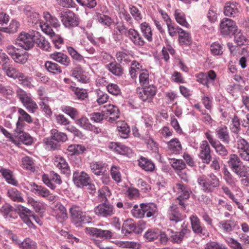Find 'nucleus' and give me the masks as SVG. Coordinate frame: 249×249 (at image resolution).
Wrapping results in <instances>:
<instances>
[{
	"label": "nucleus",
	"instance_id": "obj_18",
	"mask_svg": "<svg viewBox=\"0 0 249 249\" xmlns=\"http://www.w3.org/2000/svg\"><path fill=\"white\" fill-rule=\"evenodd\" d=\"M73 180L78 186H87L90 181V178L85 172L75 171L73 174Z\"/></svg>",
	"mask_w": 249,
	"mask_h": 249
},
{
	"label": "nucleus",
	"instance_id": "obj_16",
	"mask_svg": "<svg viewBox=\"0 0 249 249\" xmlns=\"http://www.w3.org/2000/svg\"><path fill=\"white\" fill-rule=\"evenodd\" d=\"M167 216L171 221L176 223L180 222V228L182 227L181 221L183 217L178 211V207L176 205L173 204L170 206L167 212Z\"/></svg>",
	"mask_w": 249,
	"mask_h": 249
},
{
	"label": "nucleus",
	"instance_id": "obj_47",
	"mask_svg": "<svg viewBox=\"0 0 249 249\" xmlns=\"http://www.w3.org/2000/svg\"><path fill=\"white\" fill-rule=\"evenodd\" d=\"M175 17L177 22L180 25L186 28L189 27V24L186 20L184 14L180 10H176L175 12Z\"/></svg>",
	"mask_w": 249,
	"mask_h": 249
},
{
	"label": "nucleus",
	"instance_id": "obj_54",
	"mask_svg": "<svg viewBox=\"0 0 249 249\" xmlns=\"http://www.w3.org/2000/svg\"><path fill=\"white\" fill-rule=\"evenodd\" d=\"M2 69L8 76L15 79L17 78L20 72L16 69L9 65H2Z\"/></svg>",
	"mask_w": 249,
	"mask_h": 249
},
{
	"label": "nucleus",
	"instance_id": "obj_63",
	"mask_svg": "<svg viewBox=\"0 0 249 249\" xmlns=\"http://www.w3.org/2000/svg\"><path fill=\"white\" fill-rule=\"evenodd\" d=\"M67 51L73 59L79 62L84 61L83 56L79 54L73 47H68Z\"/></svg>",
	"mask_w": 249,
	"mask_h": 249
},
{
	"label": "nucleus",
	"instance_id": "obj_37",
	"mask_svg": "<svg viewBox=\"0 0 249 249\" xmlns=\"http://www.w3.org/2000/svg\"><path fill=\"white\" fill-rule=\"evenodd\" d=\"M0 173L8 183L13 185L17 184V181L14 178L13 173L9 169L1 168Z\"/></svg>",
	"mask_w": 249,
	"mask_h": 249
},
{
	"label": "nucleus",
	"instance_id": "obj_10",
	"mask_svg": "<svg viewBox=\"0 0 249 249\" xmlns=\"http://www.w3.org/2000/svg\"><path fill=\"white\" fill-rule=\"evenodd\" d=\"M60 18L63 24L68 28L77 26L79 22L75 14L70 10L61 14Z\"/></svg>",
	"mask_w": 249,
	"mask_h": 249
},
{
	"label": "nucleus",
	"instance_id": "obj_6",
	"mask_svg": "<svg viewBox=\"0 0 249 249\" xmlns=\"http://www.w3.org/2000/svg\"><path fill=\"white\" fill-rule=\"evenodd\" d=\"M221 34L223 36H228L235 34L237 31V26L234 21L230 18H224L220 24Z\"/></svg>",
	"mask_w": 249,
	"mask_h": 249
},
{
	"label": "nucleus",
	"instance_id": "obj_2",
	"mask_svg": "<svg viewBox=\"0 0 249 249\" xmlns=\"http://www.w3.org/2000/svg\"><path fill=\"white\" fill-rule=\"evenodd\" d=\"M16 94L20 101L29 112L34 113L38 108L36 103L32 99L30 93L19 88L16 91Z\"/></svg>",
	"mask_w": 249,
	"mask_h": 249
},
{
	"label": "nucleus",
	"instance_id": "obj_46",
	"mask_svg": "<svg viewBox=\"0 0 249 249\" xmlns=\"http://www.w3.org/2000/svg\"><path fill=\"white\" fill-rule=\"evenodd\" d=\"M20 84L23 87L31 88L32 86L31 84L32 79L28 76L25 75L22 72H19L17 78Z\"/></svg>",
	"mask_w": 249,
	"mask_h": 249
},
{
	"label": "nucleus",
	"instance_id": "obj_48",
	"mask_svg": "<svg viewBox=\"0 0 249 249\" xmlns=\"http://www.w3.org/2000/svg\"><path fill=\"white\" fill-rule=\"evenodd\" d=\"M7 194L8 196L14 201H23V198L21 196V194L16 188H11L9 189Z\"/></svg>",
	"mask_w": 249,
	"mask_h": 249
},
{
	"label": "nucleus",
	"instance_id": "obj_64",
	"mask_svg": "<svg viewBox=\"0 0 249 249\" xmlns=\"http://www.w3.org/2000/svg\"><path fill=\"white\" fill-rule=\"evenodd\" d=\"M204 249H228V248L222 244L217 242H210L207 243Z\"/></svg>",
	"mask_w": 249,
	"mask_h": 249
},
{
	"label": "nucleus",
	"instance_id": "obj_17",
	"mask_svg": "<svg viewBox=\"0 0 249 249\" xmlns=\"http://www.w3.org/2000/svg\"><path fill=\"white\" fill-rule=\"evenodd\" d=\"M17 209L18 211L19 216L24 222L29 227H32L33 225L31 220V218H32L33 215L32 212L29 209L20 205L18 206Z\"/></svg>",
	"mask_w": 249,
	"mask_h": 249
},
{
	"label": "nucleus",
	"instance_id": "obj_30",
	"mask_svg": "<svg viewBox=\"0 0 249 249\" xmlns=\"http://www.w3.org/2000/svg\"><path fill=\"white\" fill-rule=\"evenodd\" d=\"M92 172L97 176L103 175L106 169L105 164L101 161H93L90 164Z\"/></svg>",
	"mask_w": 249,
	"mask_h": 249
},
{
	"label": "nucleus",
	"instance_id": "obj_36",
	"mask_svg": "<svg viewBox=\"0 0 249 249\" xmlns=\"http://www.w3.org/2000/svg\"><path fill=\"white\" fill-rule=\"evenodd\" d=\"M45 67L49 72L54 74L61 73L62 71L61 67L58 64L52 61H46Z\"/></svg>",
	"mask_w": 249,
	"mask_h": 249
},
{
	"label": "nucleus",
	"instance_id": "obj_56",
	"mask_svg": "<svg viewBox=\"0 0 249 249\" xmlns=\"http://www.w3.org/2000/svg\"><path fill=\"white\" fill-rule=\"evenodd\" d=\"M22 164L25 169L32 171L35 170V163L32 158L28 156L23 158Z\"/></svg>",
	"mask_w": 249,
	"mask_h": 249
},
{
	"label": "nucleus",
	"instance_id": "obj_14",
	"mask_svg": "<svg viewBox=\"0 0 249 249\" xmlns=\"http://www.w3.org/2000/svg\"><path fill=\"white\" fill-rule=\"evenodd\" d=\"M200 148L199 158L203 161V162L209 164L211 160V149L207 141H202Z\"/></svg>",
	"mask_w": 249,
	"mask_h": 249
},
{
	"label": "nucleus",
	"instance_id": "obj_44",
	"mask_svg": "<svg viewBox=\"0 0 249 249\" xmlns=\"http://www.w3.org/2000/svg\"><path fill=\"white\" fill-rule=\"evenodd\" d=\"M141 30L144 37L149 42L152 40V32L149 24L144 22L141 24Z\"/></svg>",
	"mask_w": 249,
	"mask_h": 249
},
{
	"label": "nucleus",
	"instance_id": "obj_31",
	"mask_svg": "<svg viewBox=\"0 0 249 249\" xmlns=\"http://www.w3.org/2000/svg\"><path fill=\"white\" fill-rule=\"evenodd\" d=\"M106 114L111 116L108 120L109 122L112 123L119 117V111L116 106L109 104L106 107Z\"/></svg>",
	"mask_w": 249,
	"mask_h": 249
},
{
	"label": "nucleus",
	"instance_id": "obj_9",
	"mask_svg": "<svg viewBox=\"0 0 249 249\" xmlns=\"http://www.w3.org/2000/svg\"><path fill=\"white\" fill-rule=\"evenodd\" d=\"M156 88L153 85L137 89V92L139 98L144 102H151L156 95Z\"/></svg>",
	"mask_w": 249,
	"mask_h": 249
},
{
	"label": "nucleus",
	"instance_id": "obj_23",
	"mask_svg": "<svg viewBox=\"0 0 249 249\" xmlns=\"http://www.w3.org/2000/svg\"><path fill=\"white\" fill-rule=\"evenodd\" d=\"M53 210L55 212L57 220L60 222L68 218L66 209L61 203L57 202L54 206Z\"/></svg>",
	"mask_w": 249,
	"mask_h": 249
},
{
	"label": "nucleus",
	"instance_id": "obj_13",
	"mask_svg": "<svg viewBox=\"0 0 249 249\" xmlns=\"http://www.w3.org/2000/svg\"><path fill=\"white\" fill-rule=\"evenodd\" d=\"M216 74L215 72L210 70L207 73L201 72L196 75V80L200 83L209 87V84L213 82L215 79Z\"/></svg>",
	"mask_w": 249,
	"mask_h": 249
},
{
	"label": "nucleus",
	"instance_id": "obj_35",
	"mask_svg": "<svg viewBox=\"0 0 249 249\" xmlns=\"http://www.w3.org/2000/svg\"><path fill=\"white\" fill-rule=\"evenodd\" d=\"M43 18L45 20L44 23H47L54 28H57L60 25L57 18L51 15L48 12L43 13Z\"/></svg>",
	"mask_w": 249,
	"mask_h": 249
},
{
	"label": "nucleus",
	"instance_id": "obj_42",
	"mask_svg": "<svg viewBox=\"0 0 249 249\" xmlns=\"http://www.w3.org/2000/svg\"><path fill=\"white\" fill-rule=\"evenodd\" d=\"M20 26L19 22L16 20H12L10 25L8 27L0 28V31L9 34H14L16 33Z\"/></svg>",
	"mask_w": 249,
	"mask_h": 249
},
{
	"label": "nucleus",
	"instance_id": "obj_15",
	"mask_svg": "<svg viewBox=\"0 0 249 249\" xmlns=\"http://www.w3.org/2000/svg\"><path fill=\"white\" fill-rule=\"evenodd\" d=\"M87 230L90 234L103 240H108L113 236L112 232L110 230H103L92 227L87 228Z\"/></svg>",
	"mask_w": 249,
	"mask_h": 249
},
{
	"label": "nucleus",
	"instance_id": "obj_21",
	"mask_svg": "<svg viewBox=\"0 0 249 249\" xmlns=\"http://www.w3.org/2000/svg\"><path fill=\"white\" fill-rule=\"evenodd\" d=\"M215 132L217 138L225 143H229L230 137L229 132L226 126L221 125L217 127L215 130Z\"/></svg>",
	"mask_w": 249,
	"mask_h": 249
},
{
	"label": "nucleus",
	"instance_id": "obj_24",
	"mask_svg": "<svg viewBox=\"0 0 249 249\" xmlns=\"http://www.w3.org/2000/svg\"><path fill=\"white\" fill-rule=\"evenodd\" d=\"M84 71L81 66H77L73 69L71 75L78 81L82 83H88L89 82V79L84 74Z\"/></svg>",
	"mask_w": 249,
	"mask_h": 249
},
{
	"label": "nucleus",
	"instance_id": "obj_25",
	"mask_svg": "<svg viewBox=\"0 0 249 249\" xmlns=\"http://www.w3.org/2000/svg\"><path fill=\"white\" fill-rule=\"evenodd\" d=\"M54 165L65 174L70 173V170L66 160L62 157H56L54 161Z\"/></svg>",
	"mask_w": 249,
	"mask_h": 249
},
{
	"label": "nucleus",
	"instance_id": "obj_8",
	"mask_svg": "<svg viewBox=\"0 0 249 249\" xmlns=\"http://www.w3.org/2000/svg\"><path fill=\"white\" fill-rule=\"evenodd\" d=\"M42 180L46 185L52 190L56 188V185H60L62 183L60 176L54 171L50 172L49 174L43 175Z\"/></svg>",
	"mask_w": 249,
	"mask_h": 249
},
{
	"label": "nucleus",
	"instance_id": "obj_60",
	"mask_svg": "<svg viewBox=\"0 0 249 249\" xmlns=\"http://www.w3.org/2000/svg\"><path fill=\"white\" fill-rule=\"evenodd\" d=\"M149 72L146 70H142L140 71L139 81L142 86L149 84Z\"/></svg>",
	"mask_w": 249,
	"mask_h": 249
},
{
	"label": "nucleus",
	"instance_id": "obj_58",
	"mask_svg": "<svg viewBox=\"0 0 249 249\" xmlns=\"http://www.w3.org/2000/svg\"><path fill=\"white\" fill-rule=\"evenodd\" d=\"M70 88L74 91V94L79 99L84 100L88 96V92L86 89L72 86H71Z\"/></svg>",
	"mask_w": 249,
	"mask_h": 249
},
{
	"label": "nucleus",
	"instance_id": "obj_4",
	"mask_svg": "<svg viewBox=\"0 0 249 249\" xmlns=\"http://www.w3.org/2000/svg\"><path fill=\"white\" fill-rule=\"evenodd\" d=\"M176 190L178 195L177 200L182 209L185 208V204L184 200L189 198L191 191L190 189L183 183H177L176 186Z\"/></svg>",
	"mask_w": 249,
	"mask_h": 249
},
{
	"label": "nucleus",
	"instance_id": "obj_40",
	"mask_svg": "<svg viewBox=\"0 0 249 249\" xmlns=\"http://www.w3.org/2000/svg\"><path fill=\"white\" fill-rule=\"evenodd\" d=\"M160 235V231L155 229H149L144 234L143 237L147 242L157 239Z\"/></svg>",
	"mask_w": 249,
	"mask_h": 249
},
{
	"label": "nucleus",
	"instance_id": "obj_45",
	"mask_svg": "<svg viewBox=\"0 0 249 249\" xmlns=\"http://www.w3.org/2000/svg\"><path fill=\"white\" fill-rule=\"evenodd\" d=\"M32 186V191L39 196L46 198L50 193V191L46 188L38 185L35 183L33 184Z\"/></svg>",
	"mask_w": 249,
	"mask_h": 249
},
{
	"label": "nucleus",
	"instance_id": "obj_26",
	"mask_svg": "<svg viewBox=\"0 0 249 249\" xmlns=\"http://www.w3.org/2000/svg\"><path fill=\"white\" fill-rule=\"evenodd\" d=\"M0 212L6 219L14 218L16 217L15 209L8 204H5L0 209Z\"/></svg>",
	"mask_w": 249,
	"mask_h": 249
},
{
	"label": "nucleus",
	"instance_id": "obj_62",
	"mask_svg": "<svg viewBox=\"0 0 249 249\" xmlns=\"http://www.w3.org/2000/svg\"><path fill=\"white\" fill-rule=\"evenodd\" d=\"M212 146L219 155L225 156L228 155V150L220 142L217 141Z\"/></svg>",
	"mask_w": 249,
	"mask_h": 249
},
{
	"label": "nucleus",
	"instance_id": "obj_29",
	"mask_svg": "<svg viewBox=\"0 0 249 249\" xmlns=\"http://www.w3.org/2000/svg\"><path fill=\"white\" fill-rule=\"evenodd\" d=\"M141 208L144 209V211L147 217L154 216L158 211L157 205L154 203H141Z\"/></svg>",
	"mask_w": 249,
	"mask_h": 249
},
{
	"label": "nucleus",
	"instance_id": "obj_11",
	"mask_svg": "<svg viewBox=\"0 0 249 249\" xmlns=\"http://www.w3.org/2000/svg\"><path fill=\"white\" fill-rule=\"evenodd\" d=\"M57 124L65 126L66 129L69 132L73 133L76 136H79L81 132L75 126L70 125V122L63 115L59 114L56 116Z\"/></svg>",
	"mask_w": 249,
	"mask_h": 249
},
{
	"label": "nucleus",
	"instance_id": "obj_38",
	"mask_svg": "<svg viewBox=\"0 0 249 249\" xmlns=\"http://www.w3.org/2000/svg\"><path fill=\"white\" fill-rule=\"evenodd\" d=\"M190 219L193 231L196 233H201L203 228L201 226L199 218L196 215H192L190 217Z\"/></svg>",
	"mask_w": 249,
	"mask_h": 249
},
{
	"label": "nucleus",
	"instance_id": "obj_55",
	"mask_svg": "<svg viewBox=\"0 0 249 249\" xmlns=\"http://www.w3.org/2000/svg\"><path fill=\"white\" fill-rule=\"evenodd\" d=\"M110 195V192L107 187H105L99 189L98 191V197L102 202L107 201V196Z\"/></svg>",
	"mask_w": 249,
	"mask_h": 249
},
{
	"label": "nucleus",
	"instance_id": "obj_7",
	"mask_svg": "<svg viewBox=\"0 0 249 249\" xmlns=\"http://www.w3.org/2000/svg\"><path fill=\"white\" fill-rule=\"evenodd\" d=\"M34 35L23 32L18 35L16 42L24 49L28 50L34 45Z\"/></svg>",
	"mask_w": 249,
	"mask_h": 249
},
{
	"label": "nucleus",
	"instance_id": "obj_57",
	"mask_svg": "<svg viewBox=\"0 0 249 249\" xmlns=\"http://www.w3.org/2000/svg\"><path fill=\"white\" fill-rule=\"evenodd\" d=\"M76 124L80 127L87 130H91L93 127L89 119L86 117H82L78 119Z\"/></svg>",
	"mask_w": 249,
	"mask_h": 249
},
{
	"label": "nucleus",
	"instance_id": "obj_12",
	"mask_svg": "<svg viewBox=\"0 0 249 249\" xmlns=\"http://www.w3.org/2000/svg\"><path fill=\"white\" fill-rule=\"evenodd\" d=\"M124 35L135 45L138 46L144 45L145 42L143 38L135 29L131 28L125 32Z\"/></svg>",
	"mask_w": 249,
	"mask_h": 249
},
{
	"label": "nucleus",
	"instance_id": "obj_52",
	"mask_svg": "<svg viewBox=\"0 0 249 249\" xmlns=\"http://www.w3.org/2000/svg\"><path fill=\"white\" fill-rule=\"evenodd\" d=\"M52 139L58 142H64L68 140L67 135L63 132H59L57 129L52 130Z\"/></svg>",
	"mask_w": 249,
	"mask_h": 249
},
{
	"label": "nucleus",
	"instance_id": "obj_43",
	"mask_svg": "<svg viewBox=\"0 0 249 249\" xmlns=\"http://www.w3.org/2000/svg\"><path fill=\"white\" fill-rule=\"evenodd\" d=\"M116 244L118 247L122 248L139 249L141 247V244L139 242L132 241H118Z\"/></svg>",
	"mask_w": 249,
	"mask_h": 249
},
{
	"label": "nucleus",
	"instance_id": "obj_5",
	"mask_svg": "<svg viewBox=\"0 0 249 249\" xmlns=\"http://www.w3.org/2000/svg\"><path fill=\"white\" fill-rule=\"evenodd\" d=\"M70 213L72 221L76 223H88L90 220V217L86 215L85 213L82 212L78 206H72L70 209Z\"/></svg>",
	"mask_w": 249,
	"mask_h": 249
},
{
	"label": "nucleus",
	"instance_id": "obj_50",
	"mask_svg": "<svg viewBox=\"0 0 249 249\" xmlns=\"http://www.w3.org/2000/svg\"><path fill=\"white\" fill-rule=\"evenodd\" d=\"M71 155L81 154L84 152L86 148L84 146L81 144H71L67 148Z\"/></svg>",
	"mask_w": 249,
	"mask_h": 249
},
{
	"label": "nucleus",
	"instance_id": "obj_61",
	"mask_svg": "<svg viewBox=\"0 0 249 249\" xmlns=\"http://www.w3.org/2000/svg\"><path fill=\"white\" fill-rule=\"evenodd\" d=\"M22 142L25 145H31L33 142V138L28 133L25 132L20 133L19 135H16Z\"/></svg>",
	"mask_w": 249,
	"mask_h": 249
},
{
	"label": "nucleus",
	"instance_id": "obj_53",
	"mask_svg": "<svg viewBox=\"0 0 249 249\" xmlns=\"http://www.w3.org/2000/svg\"><path fill=\"white\" fill-rule=\"evenodd\" d=\"M136 230V225L131 221H126L123 224L122 229V232L126 235L133 232Z\"/></svg>",
	"mask_w": 249,
	"mask_h": 249
},
{
	"label": "nucleus",
	"instance_id": "obj_59",
	"mask_svg": "<svg viewBox=\"0 0 249 249\" xmlns=\"http://www.w3.org/2000/svg\"><path fill=\"white\" fill-rule=\"evenodd\" d=\"M19 247L22 249H36V243L30 238H26L22 241Z\"/></svg>",
	"mask_w": 249,
	"mask_h": 249
},
{
	"label": "nucleus",
	"instance_id": "obj_39",
	"mask_svg": "<svg viewBox=\"0 0 249 249\" xmlns=\"http://www.w3.org/2000/svg\"><path fill=\"white\" fill-rule=\"evenodd\" d=\"M138 164L142 169L146 171H152L155 168L154 164L151 161L144 157L140 158Z\"/></svg>",
	"mask_w": 249,
	"mask_h": 249
},
{
	"label": "nucleus",
	"instance_id": "obj_27",
	"mask_svg": "<svg viewBox=\"0 0 249 249\" xmlns=\"http://www.w3.org/2000/svg\"><path fill=\"white\" fill-rule=\"evenodd\" d=\"M117 129L119 136L124 139L128 137L130 128L124 121H118L116 123Z\"/></svg>",
	"mask_w": 249,
	"mask_h": 249
},
{
	"label": "nucleus",
	"instance_id": "obj_49",
	"mask_svg": "<svg viewBox=\"0 0 249 249\" xmlns=\"http://www.w3.org/2000/svg\"><path fill=\"white\" fill-rule=\"evenodd\" d=\"M219 226L224 231L230 232L233 230L235 224L232 220H223L219 223Z\"/></svg>",
	"mask_w": 249,
	"mask_h": 249
},
{
	"label": "nucleus",
	"instance_id": "obj_1",
	"mask_svg": "<svg viewBox=\"0 0 249 249\" xmlns=\"http://www.w3.org/2000/svg\"><path fill=\"white\" fill-rule=\"evenodd\" d=\"M209 178H205L203 177H199L197 178V183L205 193H212L215 188L220 186L219 178L213 174L208 175Z\"/></svg>",
	"mask_w": 249,
	"mask_h": 249
},
{
	"label": "nucleus",
	"instance_id": "obj_33",
	"mask_svg": "<svg viewBox=\"0 0 249 249\" xmlns=\"http://www.w3.org/2000/svg\"><path fill=\"white\" fill-rule=\"evenodd\" d=\"M169 150L173 153L178 154L182 150L181 143L179 140L177 139H173L167 143Z\"/></svg>",
	"mask_w": 249,
	"mask_h": 249
},
{
	"label": "nucleus",
	"instance_id": "obj_34",
	"mask_svg": "<svg viewBox=\"0 0 249 249\" xmlns=\"http://www.w3.org/2000/svg\"><path fill=\"white\" fill-rule=\"evenodd\" d=\"M179 34L178 40L179 43L182 45H190L191 43V37L190 34L185 32L180 28H178Z\"/></svg>",
	"mask_w": 249,
	"mask_h": 249
},
{
	"label": "nucleus",
	"instance_id": "obj_19",
	"mask_svg": "<svg viewBox=\"0 0 249 249\" xmlns=\"http://www.w3.org/2000/svg\"><path fill=\"white\" fill-rule=\"evenodd\" d=\"M50 57L65 67L69 66L71 63V60L68 56L61 52H54L50 54Z\"/></svg>",
	"mask_w": 249,
	"mask_h": 249
},
{
	"label": "nucleus",
	"instance_id": "obj_3",
	"mask_svg": "<svg viewBox=\"0 0 249 249\" xmlns=\"http://www.w3.org/2000/svg\"><path fill=\"white\" fill-rule=\"evenodd\" d=\"M94 213L98 216L108 217L115 213L114 206L109 203L102 202L94 208Z\"/></svg>",
	"mask_w": 249,
	"mask_h": 249
},
{
	"label": "nucleus",
	"instance_id": "obj_20",
	"mask_svg": "<svg viewBox=\"0 0 249 249\" xmlns=\"http://www.w3.org/2000/svg\"><path fill=\"white\" fill-rule=\"evenodd\" d=\"M239 7L236 2H227L224 7V14L226 16L234 17L239 12Z\"/></svg>",
	"mask_w": 249,
	"mask_h": 249
},
{
	"label": "nucleus",
	"instance_id": "obj_41",
	"mask_svg": "<svg viewBox=\"0 0 249 249\" xmlns=\"http://www.w3.org/2000/svg\"><path fill=\"white\" fill-rule=\"evenodd\" d=\"M106 68L113 74L121 76L123 72L121 66L116 62H111L106 66Z\"/></svg>",
	"mask_w": 249,
	"mask_h": 249
},
{
	"label": "nucleus",
	"instance_id": "obj_22",
	"mask_svg": "<svg viewBox=\"0 0 249 249\" xmlns=\"http://www.w3.org/2000/svg\"><path fill=\"white\" fill-rule=\"evenodd\" d=\"M240 178H243L241 180L242 184L245 186H249V167L243 166L241 167L235 173Z\"/></svg>",
	"mask_w": 249,
	"mask_h": 249
},
{
	"label": "nucleus",
	"instance_id": "obj_28",
	"mask_svg": "<svg viewBox=\"0 0 249 249\" xmlns=\"http://www.w3.org/2000/svg\"><path fill=\"white\" fill-rule=\"evenodd\" d=\"M228 163L231 170L235 173L241 167L242 161L237 155L231 154Z\"/></svg>",
	"mask_w": 249,
	"mask_h": 249
},
{
	"label": "nucleus",
	"instance_id": "obj_51",
	"mask_svg": "<svg viewBox=\"0 0 249 249\" xmlns=\"http://www.w3.org/2000/svg\"><path fill=\"white\" fill-rule=\"evenodd\" d=\"M27 203L32 206L36 213H42L44 211V205L39 201H36L33 198L28 199Z\"/></svg>",
	"mask_w": 249,
	"mask_h": 249
},
{
	"label": "nucleus",
	"instance_id": "obj_32",
	"mask_svg": "<svg viewBox=\"0 0 249 249\" xmlns=\"http://www.w3.org/2000/svg\"><path fill=\"white\" fill-rule=\"evenodd\" d=\"M109 147L118 153L123 155H127L131 151L130 149L128 147L117 142L111 143L109 145Z\"/></svg>",
	"mask_w": 249,
	"mask_h": 249
}]
</instances>
